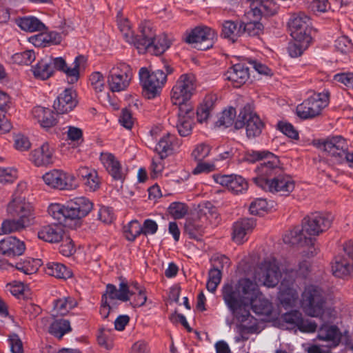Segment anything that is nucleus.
I'll return each instance as SVG.
<instances>
[{"mask_svg":"<svg viewBox=\"0 0 353 353\" xmlns=\"http://www.w3.org/2000/svg\"><path fill=\"white\" fill-rule=\"evenodd\" d=\"M141 225L137 220L130 221L128 225L124 228V234L125 238L130 241H133L138 236L141 234Z\"/></svg>","mask_w":353,"mask_h":353,"instance_id":"nucleus-54","label":"nucleus"},{"mask_svg":"<svg viewBox=\"0 0 353 353\" xmlns=\"http://www.w3.org/2000/svg\"><path fill=\"white\" fill-rule=\"evenodd\" d=\"M78 103L74 90H63L57 97L53 107L58 114H66L73 110Z\"/></svg>","mask_w":353,"mask_h":353,"instance_id":"nucleus-18","label":"nucleus"},{"mask_svg":"<svg viewBox=\"0 0 353 353\" xmlns=\"http://www.w3.org/2000/svg\"><path fill=\"white\" fill-rule=\"evenodd\" d=\"M268 208V203L265 199H256L250 205L249 210L252 214L259 215Z\"/></svg>","mask_w":353,"mask_h":353,"instance_id":"nucleus-60","label":"nucleus"},{"mask_svg":"<svg viewBox=\"0 0 353 353\" xmlns=\"http://www.w3.org/2000/svg\"><path fill=\"white\" fill-rule=\"evenodd\" d=\"M316 337L320 341L328 342L329 348H334L341 342V333L336 325L323 323L319 327Z\"/></svg>","mask_w":353,"mask_h":353,"instance_id":"nucleus-22","label":"nucleus"},{"mask_svg":"<svg viewBox=\"0 0 353 353\" xmlns=\"http://www.w3.org/2000/svg\"><path fill=\"white\" fill-rule=\"evenodd\" d=\"M8 343L12 353H23V343L16 334H10L8 339Z\"/></svg>","mask_w":353,"mask_h":353,"instance_id":"nucleus-64","label":"nucleus"},{"mask_svg":"<svg viewBox=\"0 0 353 353\" xmlns=\"http://www.w3.org/2000/svg\"><path fill=\"white\" fill-rule=\"evenodd\" d=\"M237 325L239 334L234 337L236 343L245 341L248 339V334L254 333L258 328L257 323H254L251 321H247L245 323L239 322Z\"/></svg>","mask_w":353,"mask_h":353,"instance_id":"nucleus-46","label":"nucleus"},{"mask_svg":"<svg viewBox=\"0 0 353 353\" xmlns=\"http://www.w3.org/2000/svg\"><path fill=\"white\" fill-rule=\"evenodd\" d=\"M128 284L121 282L119 284V289H117L112 284L106 285L105 292L103 294L101 299L106 300L110 304L117 307L119 301H128L129 298L130 289Z\"/></svg>","mask_w":353,"mask_h":353,"instance_id":"nucleus-21","label":"nucleus"},{"mask_svg":"<svg viewBox=\"0 0 353 353\" xmlns=\"http://www.w3.org/2000/svg\"><path fill=\"white\" fill-rule=\"evenodd\" d=\"M330 93L327 90L321 92H314L303 103L298 105L296 114L303 119H312L319 116L323 108L327 106Z\"/></svg>","mask_w":353,"mask_h":353,"instance_id":"nucleus-5","label":"nucleus"},{"mask_svg":"<svg viewBox=\"0 0 353 353\" xmlns=\"http://www.w3.org/2000/svg\"><path fill=\"white\" fill-rule=\"evenodd\" d=\"M278 298L285 307L293 306L299 298V293L293 288L292 282L283 280L279 287Z\"/></svg>","mask_w":353,"mask_h":353,"instance_id":"nucleus-32","label":"nucleus"},{"mask_svg":"<svg viewBox=\"0 0 353 353\" xmlns=\"http://www.w3.org/2000/svg\"><path fill=\"white\" fill-rule=\"evenodd\" d=\"M282 171L279 158L274 154H268V157L255 168L256 176L253 181L259 188H262L274 176Z\"/></svg>","mask_w":353,"mask_h":353,"instance_id":"nucleus-8","label":"nucleus"},{"mask_svg":"<svg viewBox=\"0 0 353 353\" xmlns=\"http://www.w3.org/2000/svg\"><path fill=\"white\" fill-rule=\"evenodd\" d=\"M276 5L273 0H261L259 3L252 6V9L248 11L245 17L260 19L262 17L274 15L276 12Z\"/></svg>","mask_w":353,"mask_h":353,"instance_id":"nucleus-30","label":"nucleus"},{"mask_svg":"<svg viewBox=\"0 0 353 353\" xmlns=\"http://www.w3.org/2000/svg\"><path fill=\"white\" fill-rule=\"evenodd\" d=\"M63 232L61 225L58 224L46 225L39 229L37 236L39 239L48 243H58L62 239Z\"/></svg>","mask_w":353,"mask_h":353,"instance_id":"nucleus-33","label":"nucleus"},{"mask_svg":"<svg viewBox=\"0 0 353 353\" xmlns=\"http://www.w3.org/2000/svg\"><path fill=\"white\" fill-rule=\"evenodd\" d=\"M255 226L253 219L244 218L236 221L233 225L232 239L238 244L247 241V235Z\"/></svg>","mask_w":353,"mask_h":353,"instance_id":"nucleus-28","label":"nucleus"},{"mask_svg":"<svg viewBox=\"0 0 353 353\" xmlns=\"http://www.w3.org/2000/svg\"><path fill=\"white\" fill-rule=\"evenodd\" d=\"M188 207L181 202H172L168 207L169 214L175 219L183 218L188 212Z\"/></svg>","mask_w":353,"mask_h":353,"instance_id":"nucleus-53","label":"nucleus"},{"mask_svg":"<svg viewBox=\"0 0 353 353\" xmlns=\"http://www.w3.org/2000/svg\"><path fill=\"white\" fill-rule=\"evenodd\" d=\"M336 49L341 53H347L352 48L351 40L346 36L339 37L335 41Z\"/></svg>","mask_w":353,"mask_h":353,"instance_id":"nucleus-63","label":"nucleus"},{"mask_svg":"<svg viewBox=\"0 0 353 353\" xmlns=\"http://www.w3.org/2000/svg\"><path fill=\"white\" fill-rule=\"evenodd\" d=\"M223 299L238 322L251 321L257 323L250 310L259 315L268 316L272 312V305L260 292L258 285L249 279H241L237 283L225 284L222 288Z\"/></svg>","mask_w":353,"mask_h":353,"instance_id":"nucleus-1","label":"nucleus"},{"mask_svg":"<svg viewBox=\"0 0 353 353\" xmlns=\"http://www.w3.org/2000/svg\"><path fill=\"white\" fill-rule=\"evenodd\" d=\"M118 25L120 31L122 32L126 41L128 43L133 44L137 48V43L139 42L141 39L140 34L138 35H134L133 31L131 30L130 24L128 19L120 21Z\"/></svg>","mask_w":353,"mask_h":353,"instance_id":"nucleus-50","label":"nucleus"},{"mask_svg":"<svg viewBox=\"0 0 353 353\" xmlns=\"http://www.w3.org/2000/svg\"><path fill=\"white\" fill-rule=\"evenodd\" d=\"M61 40V35L57 32H41L30 37V41L37 47L57 45Z\"/></svg>","mask_w":353,"mask_h":353,"instance_id":"nucleus-35","label":"nucleus"},{"mask_svg":"<svg viewBox=\"0 0 353 353\" xmlns=\"http://www.w3.org/2000/svg\"><path fill=\"white\" fill-rule=\"evenodd\" d=\"M290 35L295 41L300 39L312 41V22L310 18L303 12L294 14L289 22Z\"/></svg>","mask_w":353,"mask_h":353,"instance_id":"nucleus-11","label":"nucleus"},{"mask_svg":"<svg viewBox=\"0 0 353 353\" xmlns=\"http://www.w3.org/2000/svg\"><path fill=\"white\" fill-rule=\"evenodd\" d=\"M213 179L216 183L226 187L230 191L234 194L243 193L248 188L247 181L240 175L214 174L213 175Z\"/></svg>","mask_w":353,"mask_h":353,"instance_id":"nucleus-16","label":"nucleus"},{"mask_svg":"<svg viewBox=\"0 0 353 353\" xmlns=\"http://www.w3.org/2000/svg\"><path fill=\"white\" fill-rule=\"evenodd\" d=\"M195 76L192 74H182L176 81V88H191L196 87Z\"/></svg>","mask_w":353,"mask_h":353,"instance_id":"nucleus-56","label":"nucleus"},{"mask_svg":"<svg viewBox=\"0 0 353 353\" xmlns=\"http://www.w3.org/2000/svg\"><path fill=\"white\" fill-rule=\"evenodd\" d=\"M141 40L137 43V49L139 53L148 51L155 55H160L170 46V41L165 34L156 37L155 32L148 21L142 22L139 26Z\"/></svg>","mask_w":353,"mask_h":353,"instance_id":"nucleus-3","label":"nucleus"},{"mask_svg":"<svg viewBox=\"0 0 353 353\" xmlns=\"http://www.w3.org/2000/svg\"><path fill=\"white\" fill-rule=\"evenodd\" d=\"M48 214L57 221L59 225H67L70 221V213L68 212V202L65 205L51 203L48 208Z\"/></svg>","mask_w":353,"mask_h":353,"instance_id":"nucleus-36","label":"nucleus"},{"mask_svg":"<svg viewBox=\"0 0 353 353\" xmlns=\"http://www.w3.org/2000/svg\"><path fill=\"white\" fill-rule=\"evenodd\" d=\"M112 331V330L103 328L97 338L99 344L106 349H110L112 347V339L110 336Z\"/></svg>","mask_w":353,"mask_h":353,"instance_id":"nucleus-62","label":"nucleus"},{"mask_svg":"<svg viewBox=\"0 0 353 353\" xmlns=\"http://www.w3.org/2000/svg\"><path fill=\"white\" fill-rule=\"evenodd\" d=\"M207 226L199 220H188L185 224V232L190 239H198L203 234L204 228Z\"/></svg>","mask_w":353,"mask_h":353,"instance_id":"nucleus-49","label":"nucleus"},{"mask_svg":"<svg viewBox=\"0 0 353 353\" xmlns=\"http://www.w3.org/2000/svg\"><path fill=\"white\" fill-rule=\"evenodd\" d=\"M86 59L83 55L77 56L73 63V68L67 66L63 72L66 75V79L69 84L76 83L79 79V68L81 64L85 63Z\"/></svg>","mask_w":353,"mask_h":353,"instance_id":"nucleus-44","label":"nucleus"},{"mask_svg":"<svg viewBox=\"0 0 353 353\" xmlns=\"http://www.w3.org/2000/svg\"><path fill=\"white\" fill-rule=\"evenodd\" d=\"M31 113L32 118L43 128H50L57 123V114L50 108L36 106L32 110Z\"/></svg>","mask_w":353,"mask_h":353,"instance_id":"nucleus-24","label":"nucleus"},{"mask_svg":"<svg viewBox=\"0 0 353 353\" xmlns=\"http://www.w3.org/2000/svg\"><path fill=\"white\" fill-rule=\"evenodd\" d=\"M323 149L330 156L333 157L336 162L342 163L347 152L348 144L346 139L343 137L334 136L328 138L323 142Z\"/></svg>","mask_w":353,"mask_h":353,"instance_id":"nucleus-15","label":"nucleus"},{"mask_svg":"<svg viewBox=\"0 0 353 353\" xmlns=\"http://www.w3.org/2000/svg\"><path fill=\"white\" fill-rule=\"evenodd\" d=\"M18 26L26 32L42 31L45 25L35 17H25L17 20Z\"/></svg>","mask_w":353,"mask_h":353,"instance_id":"nucleus-41","label":"nucleus"},{"mask_svg":"<svg viewBox=\"0 0 353 353\" xmlns=\"http://www.w3.org/2000/svg\"><path fill=\"white\" fill-rule=\"evenodd\" d=\"M192 112L188 113L178 112V120L176 125L179 134L181 137H186L191 134L193 124Z\"/></svg>","mask_w":353,"mask_h":353,"instance_id":"nucleus-39","label":"nucleus"},{"mask_svg":"<svg viewBox=\"0 0 353 353\" xmlns=\"http://www.w3.org/2000/svg\"><path fill=\"white\" fill-rule=\"evenodd\" d=\"M214 36V32L210 28L196 27L186 37L185 41L194 48L205 50L212 46Z\"/></svg>","mask_w":353,"mask_h":353,"instance_id":"nucleus-12","label":"nucleus"},{"mask_svg":"<svg viewBox=\"0 0 353 353\" xmlns=\"http://www.w3.org/2000/svg\"><path fill=\"white\" fill-rule=\"evenodd\" d=\"M281 276L278 262L274 258L264 260L254 274L255 280L268 288L276 286Z\"/></svg>","mask_w":353,"mask_h":353,"instance_id":"nucleus-9","label":"nucleus"},{"mask_svg":"<svg viewBox=\"0 0 353 353\" xmlns=\"http://www.w3.org/2000/svg\"><path fill=\"white\" fill-rule=\"evenodd\" d=\"M46 185L59 190H72L75 188V177L73 174L65 172L61 170H52L43 176Z\"/></svg>","mask_w":353,"mask_h":353,"instance_id":"nucleus-13","label":"nucleus"},{"mask_svg":"<svg viewBox=\"0 0 353 353\" xmlns=\"http://www.w3.org/2000/svg\"><path fill=\"white\" fill-rule=\"evenodd\" d=\"M26 247L23 241L14 236H8L0 241V252L9 257L21 255Z\"/></svg>","mask_w":353,"mask_h":353,"instance_id":"nucleus-29","label":"nucleus"},{"mask_svg":"<svg viewBox=\"0 0 353 353\" xmlns=\"http://www.w3.org/2000/svg\"><path fill=\"white\" fill-rule=\"evenodd\" d=\"M14 218L15 217H13V219H8L2 222L0 230L3 234L19 232L30 226V225L22 222L19 219Z\"/></svg>","mask_w":353,"mask_h":353,"instance_id":"nucleus-48","label":"nucleus"},{"mask_svg":"<svg viewBox=\"0 0 353 353\" xmlns=\"http://www.w3.org/2000/svg\"><path fill=\"white\" fill-rule=\"evenodd\" d=\"M132 77V68L125 63H118L108 68V83L110 88H128Z\"/></svg>","mask_w":353,"mask_h":353,"instance_id":"nucleus-10","label":"nucleus"},{"mask_svg":"<svg viewBox=\"0 0 353 353\" xmlns=\"http://www.w3.org/2000/svg\"><path fill=\"white\" fill-rule=\"evenodd\" d=\"M70 331V321L63 319L54 321L48 327L49 333L59 339H61L64 334Z\"/></svg>","mask_w":353,"mask_h":353,"instance_id":"nucleus-45","label":"nucleus"},{"mask_svg":"<svg viewBox=\"0 0 353 353\" xmlns=\"http://www.w3.org/2000/svg\"><path fill=\"white\" fill-rule=\"evenodd\" d=\"M295 187L294 181L281 171L266 183L261 189L272 193H278L282 196H287L293 191Z\"/></svg>","mask_w":353,"mask_h":353,"instance_id":"nucleus-14","label":"nucleus"},{"mask_svg":"<svg viewBox=\"0 0 353 353\" xmlns=\"http://www.w3.org/2000/svg\"><path fill=\"white\" fill-rule=\"evenodd\" d=\"M35 54L33 50H26L16 53L13 56L14 61L18 64L29 65L35 60Z\"/></svg>","mask_w":353,"mask_h":353,"instance_id":"nucleus-57","label":"nucleus"},{"mask_svg":"<svg viewBox=\"0 0 353 353\" xmlns=\"http://www.w3.org/2000/svg\"><path fill=\"white\" fill-rule=\"evenodd\" d=\"M245 127L248 138H254L261 134L263 123L259 117L252 110L250 105L247 104L239 112L238 119L234 123V128L239 130Z\"/></svg>","mask_w":353,"mask_h":353,"instance_id":"nucleus-7","label":"nucleus"},{"mask_svg":"<svg viewBox=\"0 0 353 353\" xmlns=\"http://www.w3.org/2000/svg\"><path fill=\"white\" fill-rule=\"evenodd\" d=\"M45 272L50 276L64 280L72 276V270L64 264L58 262H48L46 265Z\"/></svg>","mask_w":353,"mask_h":353,"instance_id":"nucleus-38","label":"nucleus"},{"mask_svg":"<svg viewBox=\"0 0 353 353\" xmlns=\"http://www.w3.org/2000/svg\"><path fill=\"white\" fill-rule=\"evenodd\" d=\"M35 77L44 80L51 77L54 72L51 61L42 59L32 68Z\"/></svg>","mask_w":353,"mask_h":353,"instance_id":"nucleus-47","label":"nucleus"},{"mask_svg":"<svg viewBox=\"0 0 353 353\" xmlns=\"http://www.w3.org/2000/svg\"><path fill=\"white\" fill-rule=\"evenodd\" d=\"M222 35L232 43L243 34L241 23L238 25L233 21H225L222 23Z\"/></svg>","mask_w":353,"mask_h":353,"instance_id":"nucleus-40","label":"nucleus"},{"mask_svg":"<svg viewBox=\"0 0 353 353\" xmlns=\"http://www.w3.org/2000/svg\"><path fill=\"white\" fill-rule=\"evenodd\" d=\"M225 76L226 79L236 83L234 88H239L249 80V68L242 63L234 64L228 70Z\"/></svg>","mask_w":353,"mask_h":353,"instance_id":"nucleus-26","label":"nucleus"},{"mask_svg":"<svg viewBox=\"0 0 353 353\" xmlns=\"http://www.w3.org/2000/svg\"><path fill=\"white\" fill-rule=\"evenodd\" d=\"M332 271L335 276L343 278L353 274V265L345 259L336 258L332 265Z\"/></svg>","mask_w":353,"mask_h":353,"instance_id":"nucleus-42","label":"nucleus"},{"mask_svg":"<svg viewBox=\"0 0 353 353\" xmlns=\"http://www.w3.org/2000/svg\"><path fill=\"white\" fill-rule=\"evenodd\" d=\"M68 202L70 219H80L86 216L93 208V203L87 197L79 196Z\"/></svg>","mask_w":353,"mask_h":353,"instance_id":"nucleus-20","label":"nucleus"},{"mask_svg":"<svg viewBox=\"0 0 353 353\" xmlns=\"http://www.w3.org/2000/svg\"><path fill=\"white\" fill-rule=\"evenodd\" d=\"M77 305V301L71 296H63L54 299L53 301V315H65Z\"/></svg>","mask_w":353,"mask_h":353,"instance_id":"nucleus-37","label":"nucleus"},{"mask_svg":"<svg viewBox=\"0 0 353 353\" xmlns=\"http://www.w3.org/2000/svg\"><path fill=\"white\" fill-rule=\"evenodd\" d=\"M180 145L181 141L175 135L166 133L157 143L155 151L161 157V159H165L178 150Z\"/></svg>","mask_w":353,"mask_h":353,"instance_id":"nucleus-23","label":"nucleus"},{"mask_svg":"<svg viewBox=\"0 0 353 353\" xmlns=\"http://www.w3.org/2000/svg\"><path fill=\"white\" fill-rule=\"evenodd\" d=\"M221 281V270L218 268H212L210 270L208 274V280L206 284L208 290L211 292H215Z\"/></svg>","mask_w":353,"mask_h":353,"instance_id":"nucleus-55","label":"nucleus"},{"mask_svg":"<svg viewBox=\"0 0 353 353\" xmlns=\"http://www.w3.org/2000/svg\"><path fill=\"white\" fill-rule=\"evenodd\" d=\"M139 75L143 88H161L167 80L165 73L159 70L150 73L146 68H141Z\"/></svg>","mask_w":353,"mask_h":353,"instance_id":"nucleus-19","label":"nucleus"},{"mask_svg":"<svg viewBox=\"0 0 353 353\" xmlns=\"http://www.w3.org/2000/svg\"><path fill=\"white\" fill-rule=\"evenodd\" d=\"M332 221L330 214L313 213L304 218L301 230L297 228L290 231L289 236L284 237V241L286 243L301 246L313 245L314 239L312 236L326 231L330 227Z\"/></svg>","mask_w":353,"mask_h":353,"instance_id":"nucleus-2","label":"nucleus"},{"mask_svg":"<svg viewBox=\"0 0 353 353\" xmlns=\"http://www.w3.org/2000/svg\"><path fill=\"white\" fill-rule=\"evenodd\" d=\"M100 161L114 180L123 181L124 179V172L122 166L113 154L101 152Z\"/></svg>","mask_w":353,"mask_h":353,"instance_id":"nucleus-25","label":"nucleus"},{"mask_svg":"<svg viewBox=\"0 0 353 353\" xmlns=\"http://www.w3.org/2000/svg\"><path fill=\"white\" fill-rule=\"evenodd\" d=\"M210 152V147L205 143H200L197 145L192 151V156L194 160L202 161L205 158L208 157Z\"/></svg>","mask_w":353,"mask_h":353,"instance_id":"nucleus-58","label":"nucleus"},{"mask_svg":"<svg viewBox=\"0 0 353 353\" xmlns=\"http://www.w3.org/2000/svg\"><path fill=\"white\" fill-rule=\"evenodd\" d=\"M192 92L190 90H172L171 101L173 105L179 107V112H192L190 99Z\"/></svg>","mask_w":353,"mask_h":353,"instance_id":"nucleus-31","label":"nucleus"},{"mask_svg":"<svg viewBox=\"0 0 353 353\" xmlns=\"http://www.w3.org/2000/svg\"><path fill=\"white\" fill-rule=\"evenodd\" d=\"M219 214L216 208L210 201H205L198 205L197 219L203 224H216Z\"/></svg>","mask_w":353,"mask_h":353,"instance_id":"nucleus-34","label":"nucleus"},{"mask_svg":"<svg viewBox=\"0 0 353 353\" xmlns=\"http://www.w3.org/2000/svg\"><path fill=\"white\" fill-rule=\"evenodd\" d=\"M30 159L37 167L50 165L55 159L54 148L48 142H45L31 152Z\"/></svg>","mask_w":353,"mask_h":353,"instance_id":"nucleus-17","label":"nucleus"},{"mask_svg":"<svg viewBox=\"0 0 353 353\" xmlns=\"http://www.w3.org/2000/svg\"><path fill=\"white\" fill-rule=\"evenodd\" d=\"M17 178V171L12 168H0V182L12 183Z\"/></svg>","mask_w":353,"mask_h":353,"instance_id":"nucleus-61","label":"nucleus"},{"mask_svg":"<svg viewBox=\"0 0 353 353\" xmlns=\"http://www.w3.org/2000/svg\"><path fill=\"white\" fill-rule=\"evenodd\" d=\"M236 116V111L234 108L229 107L224 110L220 114L216 125L219 127L228 128L234 125V119Z\"/></svg>","mask_w":353,"mask_h":353,"instance_id":"nucleus-51","label":"nucleus"},{"mask_svg":"<svg viewBox=\"0 0 353 353\" xmlns=\"http://www.w3.org/2000/svg\"><path fill=\"white\" fill-rule=\"evenodd\" d=\"M312 41L300 39V41H295L290 42L288 45V52L291 57H298L301 56L304 50H305Z\"/></svg>","mask_w":353,"mask_h":353,"instance_id":"nucleus-52","label":"nucleus"},{"mask_svg":"<svg viewBox=\"0 0 353 353\" xmlns=\"http://www.w3.org/2000/svg\"><path fill=\"white\" fill-rule=\"evenodd\" d=\"M245 19L246 21L241 22L243 34L246 33L248 36L254 37L263 32V26L259 21L260 19L254 17L248 19L245 17Z\"/></svg>","mask_w":353,"mask_h":353,"instance_id":"nucleus-43","label":"nucleus"},{"mask_svg":"<svg viewBox=\"0 0 353 353\" xmlns=\"http://www.w3.org/2000/svg\"><path fill=\"white\" fill-rule=\"evenodd\" d=\"M7 213L30 225L34 223L35 214L32 205L25 197L15 192L7 206Z\"/></svg>","mask_w":353,"mask_h":353,"instance_id":"nucleus-6","label":"nucleus"},{"mask_svg":"<svg viewBox=\"0 0 353 353\" xmlns=\"http://www.w3.org/2000/svg\"><path fill=\"white\" fill-rule=\"evenodd\" d=\"M278 128L289 138L294 140L299 139V132L291 123L281 121L278 123Z\"/></svg>","mask_w":353,"mask_h":353,"instance_id":"nucleus-59","label":"nucleus"},{"mask_svg":"<svg viewBox=\"0 0 353 353\" xmlns=\"http://www.w3.org/2000/svg\"><path fill=\"white\" fill-rule=\"evenodd\" d=\"M301 306L306 315L321 318L327 310L325 292L316 285L305 286L301 294Z\"/></svg>","mask_w":353,"mask_h":353,"instance_id":"nucleus-4","label":"nucleus"},{"mask_svg":"<svg viewBox=\"0 0 353 353\" xmlns=\"http://www.w3.org/2000/svg\"><path fill=\"white\" fill-rule=\"evenodd\" d=\"M77 174L81 178L88 191L94 192L99 188L101 179L96 170L81 166L77 170Z\"/></svg>","mask_w":353,"mask_h":353,"instance_id":"nucleus-27","label":"nucleus"}]
</instances>
